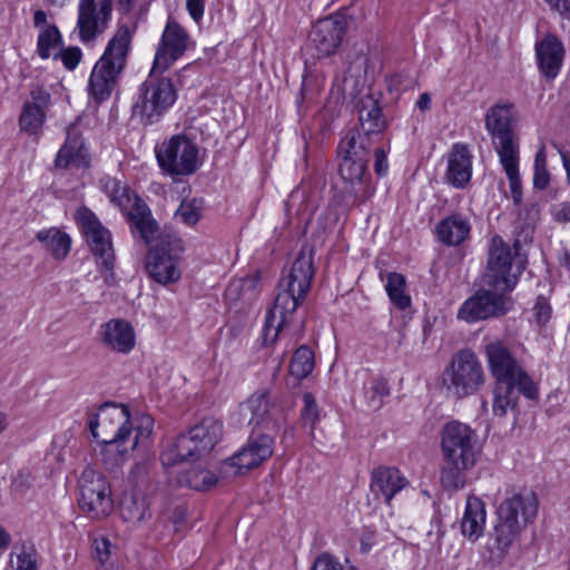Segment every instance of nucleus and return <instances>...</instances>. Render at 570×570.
<instances>
[{"label":"nucleus","instance_id":"nucleus-8","mask_svg":"<svg viewBox=\"0 0 570 570\" xmlns=\"http://www.w3.org/2000/svg\"><path fill=\"white\" fill-rule=\"evenodd\" d=\"M525 268V258L520 254L518 242L510 246L500 236H493L489 247L487 269L482 282L487 287L511 292Z\"/></svg>","mask_w":570,"mask_h":570},{"label":"nucleus","instance_id":"nucleus-6","mask_svg":"<svg viewBox=\"0 0 570 570\" xmlns=\"http://www.w3.org/2000/svg\"><path fill=\"white\" fill-rule=\"evenodd\" d=\"M131 43L128 26L118 28L108 42L101 58L95 65L89 78V94L96 101L110 97L122 72Z\"/></svg>","mask_w":570,"mask_h":570},{"label":"nucleus","instance_id":"nucleus-61","mask_svg":"<svg viewBox=\"0 0 570 570\" xmlns=\"http://www.w3.org/2000/svg\"><path fill=\"white\" fill-rule=\"evenodd\" d=\"M494 558L501 560L504 558V556H495Z\"/></svg>","mask_w":570,"mask_h":570},{"label":"nucleus","instance_id":"nucleus-56","mask_svg":"<svg viewBox=\"0 0 570 570\" xmlns=\"http://www.w3.org/2000/svg\"><path fill=\"white\" fill-rule=\"evenodd\" d=\"M9 534L3 529H0V548L7 547L9 544Z\"/></svg>","mask_w":570,"mask_h":570},{"label":"nucleus","instance_id":"nucleus-43","mask_svg":"<svg viewBox=\"0 0 570 570\" xmlns=\"http://www.w3.org/2000/svg\"><path fill=\"white\" fill-rule=\"evenodd\" d=\"M304 406L302 409V420L305 425H309L313 431L318 420V407L312 393H304Z\"/></svg>","mask_w":570,"mask_h":570},{"label":"nucleus","instance_id":"nucleus-25","mask_svg":"<svg viewBox=\"0 0 570 570\" xmlns=\"http://www.w3.org/2000/svg\"><path fill=\"white\" fill-rule=\"evenodd\" d=\"M101 341L105 346L116 353L128 354L136 343L131 324L120 318H114L100 327Z\"/></svg>","mask_w":570,"mask_h":570},{"label":"nucleus","instance_id":"nucleus-17","mask_svg":"<svg viewBox=\"0 0 570 570\" xmlns=\"http://www.w3.org/2000/svg\"><path fill=\"white\" fill-rule=\"evenodd\" d=\"M183 252L180 239H163L147 255L146 268L149 276L161 285L177 282L181 274L178 261Z\"/></svg>","mask_w":570,"mask_h":570},{"label":"nucleus","instance_id":"nucleus-23","mask_svg":"<svg viewBox=\"0 0 570 570\" xmlns=\"http://www.w3.org/2000/svg\"><path fill=\"white\" fill-rule=\"evenodd\" d=\"M274 438L262 433L252 435L246 445L229 459V464L236 468L237 474H244L262 464L273 455Z\"/></svg>","mask_w":570,"mask_h":570},{"label":"nucleus","instance_id":"nucleus-28","mask_svg":"<svg viewBox=\"0 0 570 570\" xmlns=\"http://www.w3.org/2000/svg\"><path fill=\"white\" fill-rule=\"evenodd\" d=\"M57 168H68L69 166H87V151L81 139L80 132L75 125L67 128V138L59 149L56 160Z\"/></svg>","mask_w":570,"mask_h":570},{"label":"nucleus","instance_id":"nucleus-52","mask_svg":"<svg viewBox=\"0 0 570 570\" xmlns=\"http://www.w3.org/2000/svg\"><path fill=\"white\" fill-rule=\"evenodd\" d=\"M546 2L560 13L570 12V0H546Z\"/></svg>","mask_w":570,"mask_h":570},{"label":"nucleus","instance_id":"nucleus-18","mask_svg":"<svg viewBox=\"0 0 570 570\" xmlns=\"http://www.w3.org/2000/svg\"><path fill=\"white\" fill-rule=\"evenodd\" d=\"M508 292L493 288L479 289L472 297L468 298L458 312V317L472 323L489 317H498L505 314L511 305V299L505 295Z\"/></svg>","mask_w":570,"mask_h":570},{"label":"nucleus","instance_id":"nucleus-13","mask_svg":"<svg viewBox=\"0 0 570 570\" xmlns=\"http://www.w3.org/2000/svg\"><path fill=\"white\" fill-rule=\"evenodd\" d=\"M78 504L82 512L92 519H102L114 510L111 489L106 476L86 468L78 481Z\"/></svg>","mask_w":570,"mask_h":570},{"label":"nucleus","instance_id":"nucleus-29","mask_svg":"<svg viewBox=\"0 0 570 570\" xmlns=\"http://www.w3.org/2000/svg\"><path fill=\"white\" fill-rule=\"evenodd\" d=\"M407 484L409 481L396 468L379 466L372 471L371 489L375 494L381 493L386 503Z\"/></svg>","mask_w":570,"mask_h":570},{"label":"nucleus","instance_id":"nucleus-40","mask_svg":"<svg viewBox=\"0 0 570 570\" xmlns=\"http://www.w3.org/2000/svg\"><path fill=\"white\" fill-rule=\"evenodd\" d=\"M203 200L194 198L184 200L175 213V218L186 225H195L202 216Z\"/></svg>","mask_w":570,"mask_h":570},{"label":"nucleus","instance_id":"nucleus-45","mask_svg":"<svg viewBox=\"0 0 570 570\" xmlns=\"http://www.w3.org/2000/svg\"><path fill=\"white\" fill-rule=\"evenodd\" d=\"M534 317L539 325H546L551 317V306L547 298L539 296L533 307Z\"/></svg>","mask_w":570,"mask_h":570},{"label":"nucleus","instance_id":"nucleus-27","mask_svg":"<svg viewBox=\"0 0 570 570\" xmlns=\"http://www.w3.org/2000/svg\"><path fill=\"white\" fill-rule=\"evenodd\" d=\"M472 176V156L463 144L453 145L448 158L446 180L456 188H464Z\"/></svg>","mask_w":570,"mask_h":570},{"label":"nucleus","instance_id":"nucleus-60","mask_svg":"<svg viewBox=\"0 0 570 570\" xmlns=\"http://www.w3.org/2000/svg\"><path fill=\"white\" fill-rule=\"evenodd\" d=\"M370 548L367 547V544H364L362 543V551L363 552H366Z\"/></svg>","mask_w":570,"mask_h":570},{"label":"nucleus","instance_id":"nucleus-59","mask_svg":"<svg viewBox=\"0 0 570 570\" xmlns=\"http://www.w3.org/2000/svg\"><path fill=\"white\" fill-rule=\"evenodd\" d=\"M6 426V415L3 413H0V433L4 431Z\"/></svg>","mask_w":570,"mask_h":570},{"label":"nucleus","instance_id":"nucleus-26","mask_svg":"<svg viewBox=\"0 0 570 570\" xmlns=\"http://www.w3.org/2000/svg\"><path fill=\"white\" fill-rule=\"evenodd\" d=\"M539 68L547 79L557 77L564 57L562 42L553 35H547L535 46Z\"/></svg>","mask_w":570,"mask_h":570},{"label":"nucleus","instance_id":"nucleus-58","mask_svg":"<svg viewBox=\"0 0 570 570\" xmlns=\"http://www.w3.org/2000/svg\"><path fill=\"white\" fill-rule=\"evenodd\" d=\"M68 0H48L51 6L62 8Z\"/></svg>","mask_w":570,"mask_h":570},{"label":"nucleus","instance_id":"nucleus-22","mask_svg":"<svg viewBox=\"0 0 570 570\" xmlns=\"http://www.w3.org/2000/svg\"><path fill=\"white\" fill-rule=\"evenodd\" d=\"M189 36L176 21L169 20L161 36L159 47L155 55L153 70L165 71L173 62L187 50Z\"/></svg>","mask_w":570,"mask_h":570},{"label":"nucleus","instance_id":"nucleus-49","mask_svg":"<svg viewBox=\"0 0 570 570\" xmlns=\"http://www.w3.org/2000/svg\"><path fill=\"white\" fill-rule=\"evenodd\" d=\"M204 6L205 0H187L186 7L194 21L198 22L203 18Z\"/></svg>","mask_w":570,"mask_h":570},{"label":"nucleus","instance_id":"nucleus-10","mask_svg":"<svg viewBox=\"0 0 570 570\" xmlns=\"http://www.w3.org/2000/svg\"><path fill=\"white\" fill-rule=\"evenodd\" d=\"M371 147V138L356 131H348L338 147L342 155L340 175L345 183L351 185V193L355 197L366 187Z\"/></svg>","mask_w":570,"mask_h":570},{"label":"nucleus","instance_id":"nucleus-19","mask_svg":"<svg viewBox=\"0 0 570 570\" xmlns=\"http://www.w3.org/2000/svg\"><path fill=\"white\" fill-rule=\"evenodd\" d=\"M347 27L348 20L343 13L320 19L309 32V43L316 51V57L323 58L335 53L343 42Z\"/></svg>","mask_w":570,"mask_h":570},{"label":"nucleus","instance_id":"nucleus-32","mask_svg":"<svg viewBox=\"0 0 570 570\" xmlns=\"http://www.w3.org/2000/svg\"><path fill=\"white\" fill-rule=\"evenodd\" d=\"M471 226L460 215H451L441 220L436 226L439 239L451 246L461 244L470 234Z\"/></svg>","mask_w":570,"mask_h":570},{"label":"nucleus","instance_id":"nucleus-41","mask_svg":"<svg viewBox=\"0 0 570 570\" xmlns=\"http://www.w3.org/2000/svg\"><path fill=\"white\" fill-rule=\"evenodd\" d=\"M367 404L373 410H380L384 399L390 395V386L386 380L375 379L365 392Z\"/></svg>","mask_w":570,"mask_h":570},{"label":"nucleus","instance_id":"nucleus-30","mask_svg":"<svg viewBox=\"0 0 570 570\" xmlns=\"http://www.w3.org/2000/svg\"><path fill=\"white\" fill-rule=\"evenodd\" d=\"M485 519L487 510L484 502L475 495H469L461 521L462 534L472 541L478 540L483 534Z\"/></svg>","mask_w":570,"mask_h":570},{"label":"nucleus","instance_id":"nucleus-42","mask_svg":"<svg viewBox=\"0 0 570 570\" xmlns=\"http://www.w3.org/2000/svg\"><path fill=\"white\" fill-rule=\"evenodd\" d=\"M550 183V174L547 169V159L543 148H541L534 158L533 187L543 190Z\"/></svg>","mask_w":570,"mask_h":570},{"label":"nucleus","instance_id":"nucleus-36","mask_svg":"<svg viewBox=\"0 0 570 570\" xmlns=\"http://www.w3.org/2000/svg\"><path fill=\"white\" fill-rule=\"evenodd\" d=\"M179 482L190 489L205 491L216 484L217 478L210 471L197 465L184 472Z\"/></svg>","mask_w":570,"mask_h":570},{"label":"nucleus","instance_id":"nucleus-11","mask_svg":"<svg viewBox=\"0 0 570 570\" xmlns=\"http://www.w3.org/2000/svg\"><path fill=\"white\" fill-rule=\"evenodd\" d=\"M484 381L482 364L470 350L460 351L453 356L443 377L448 392L458 399L476 393Z\"/></svg>","mask_w":570,"mask_h":570},{"label":"nucleus","instance_id":"nucleus-39","mask_svg":"<svg viewBox=\"0 0 570 570\" xmlns=\"http://www.w3.org/2000/svg\"><path fill=\"white\" fill-rule=\"evenodd\" d=\"M61 42V36L56 26L45 27L38 37V53L42 59L53 57Z\"/></svg>","mask_w":570,"mask_h":570},{"label":"nucleus","instance_id":"nucleus-51","mask_svg":"<svg viewBox=\"0 0 570 570\" xmlns=\"http://www.w3.org/2000/svg\"><path fill=\"white\" fill-rule=\"evenodd\" d=\"M164 514L167 519L171 520L175 525V530H177V525L184 522L186 518L185 509L180 505L175 507L171 514H169V511H164Z\"/></svg>","mask_w":570,"mask_h":570},{"label":"nucleus","instance_id":"nucleus-20","mask_svg":"<svg viewBox=\"0 0 570 570\" xmlns=\"http://www.w3.org/2000/svg\"><path fill=\"white\" fill-rule=\"evenodd\" d=\"M111 10L112 0H79L77 27L81 41L90 42L105 31Z\"/></svg>","mask_w":570,"mask_h":570},{"label":"nucleus","instance_id":"nucleus-50","mask_svg":"<svg viewBox=\"0 0 570 570\" xmlns=\"http://www.w3.org/2000/svg\"><path fill=\"white\" fill-rule=\"evenodd\" d=\"M109 548L110 543L107 539L95 540V549L101 563H105L109 559Z\"/></svg>","mask_w":570,"mask_h":570},{"label":"nucleus","instance_id":"nucleus-34","mask_svg":"<svg viewBox=\"0 0 570 570\" xmlns=\"http://www.w3.org/2000/svg\"><path fill=\"white\" fill-rule=\"evenodd\" d=\"M120 514L124 521L134 525L140 524L150 518L148 502L142 495H126L120 504Z\"/></svg>","mask_w":570,"mask_h":570},{"label":"nucleus","instance_id":"nucleus-9","mask_svg":"<svg viewBox=\"0 0 570 570\" xmlns=\"http://www.w3.org/2000/svg\"><path fill=\"white\" fill-rule=\"evenodd\" d=\"M104 189L110 202L126 216L134 236L138 235L146 245H149L158 229L156 220L151 217L147 204L120 180L107 178Z\"/></svg>","mask_w":570,"mask_h":570},{"label":"nucleus","instance_id":"nucleus-35","mask_svg":"<svg viewBox=\"0 0 570 570\" xmlns=\"http://www.w3.org/2000/svg\"><path fill=\"white\" fill-rule=\"evenodd\" d=\"M509 180L511 197L515 205L522 202V185L519 174V154L499 157Z\"/></svg>","mask_w":570,"mask_h":570},{"label":"nucleus","instance_id":"nucleus-38","mask_svg":"<svg viewBox=\"0 0 570 570\" xmlns=\"http://www.w3.org/2000/svg\"><path fill=\"white\" fill-rule=\"evenodd\" d=\"M314 368V354L305 345L298 347L289 363V373L297 380H303L311 374Z\"/></svg>","mask_w":570,"mask_h":570},{"label":"nucleus","instance_id":"nucleus-54","mask_svg":"<svg viewBox=\"0 0 570 570\" xmlns=\"http://www.w3.org/2000/svg\"><path fill=\"white\" fill-rule=\"evenodd\" d=\"M562 165L566 169L567 181L570 185V153L560 151Z\"/></svg>","mask_w":570,"mask_h":570},{"label":"nucleus","instance_id":"nucleus-48","mask_svg":"<svg viewBox=\"0 0 570 570\" xmlns=\"http://www.w3.org/2000/svg\"><path fill=\"white\" fill-rule=\"evenodd\" d=\"M389 168L387 158L384 149L375 148L374 150V169L377 175L386 174Z\"/></svg>","mask_w":570,"mask_h":570},{"label":"nucleus","instance_id":"nucleus-14","mask_svg":"<svg viewBox=\"0 0 570 570\" xmlns=\"http://www.w3.org/2000/svg\"><path fill=\"white\" fill-rule=\"evenodd\" d=\"M160 168L169 175L188 176L199 165L198 148L186 136L176 135L155 149Z\"/></svg>","mask_w":570,"mask_h":570},{"label":"nucleus","instance_id":"nucleus-55","mask_svg":"<svg viewBox=\"0 0 570 570\" xmlns=\"http://www.w3.org/2000/svg\"><path fill=\"white\" fill-rule=\"evenodd\" d=\"M47 21V14L42 10H37L33 16V22L36 27L45 24Z\"/></svg>","mask_w":570,"mask_h":570},{"label":"nucleus","instance_id":"nucleus-47","mask_svg":"<svg viewBox=\"0 0 570 570\" xmlns=\"http://www.w3.org/2000/svg\"><path fill=\"white\" fill-rule=\"evenodd\" d=\"M551 215L556 222L570 223V200L562 202L554 206L551 210Z\"/></svg>","mask_w":570,"mask_h":570},{"label":"nucleus","instance_id":"nucleus-5","mask_svg":"<svg viewBox=\"0 0 570 570\" xmlns=\"http://www.w3.org/2000/svg\"><path fill=\"white\" fill-rule=\"evenodd\" d=\"M539 502L530 490L512 491L497 508L494 541L497 548L505 552L528 524L537 518Z\"/></svg>","mask_w":570,"mask_h":570},{"label":"nucleus","instance_id":"nucleus-1","mask_svg":"<svg viewBox=\"0 0 570 570\" xmlns=\"http://www.w3.org/2000/svg\"><path fill=\"white\" fill-rule=\"evenodd\" d=\"M94 439L100 440L105 462H122L136 449H148L154 433V419L149 414L130 416L125 404L107 402L88 420Z\"/></svg>","mask_w":570,"mask_h":570},{"label":"nucleus","instance_id":"nucleus-12","mask_svg":"<svg viewBox=\"0 0 570 570\" xmlns=\"http://www.w3.org/2000/svg\"><path fill=\"white\" fill-rule=\"evenodd\" d=\"M76 220L79 224L91 253L96 256L105 282L114 283L115 252L111 235L105 228L96 215L87 207H81L76 213Z\"/></svg>","mask_w":570,"mask_h":570},{"label":"nucleus","instance_id":"nucleus-37","mask_svg":"<svg viewBox=\"0 0 570 570\" xmlns=\"http://www.w3.org/2000/svg\"><path fill=\"white\" fill-rule=\"evenodd\" d=\"M405 277L399 273H390L385 285L387 295L392 303L400 309L411 305V297L405 293Z\"/></svg>","mask_w":570,"mask_h":570},{"label":"nucleus","instance_id":"nucleus-15","mask_svg":"<svg viewBox=\"0 0 570 570\" xmlns=\"http://www.w3.org/2000/svg\"><path fill=\"white\" fill-rule=\"evenodd\" d=\"M517 121L518 114L511 102H499L488 109L485 129L499 157L519 154V142L513 131Z\"/></svg>","mask_w":570,"mask_h":570},{"label":"nucleus","instance_id":"nucleus-21","mask_svg":"<svg viewBox=\"0 0 570 570\" xmlns=\"http://www.w3.org/2000/svg\"><path fill=\"white\" fill-rule=\"evenodd\" d=\"M239 415L248 425L265 426L268 431H276L279 428V410L271 402L265 390L255 392L242 403Z\"/></svg>","mask_w":570,"mask_h":570},{"label":"nucleus","instance_id":"nucleus-33","mask_svg":"<svg viewBox=\"0 0 570 570\" xmlns=\"http://www.w3.org/2000/svg\"><path fill=\"white\" fill-rule=\"evenodd\" d=\"M37 240H39L43 247L50 252L55 259H65L71 247L70 237L58 228H48L39 230L36 234Z\"/></svg>","mask_w":570,"mask_h":570},{"label":"nucleus","instance_id":"nucleus-44","mask_svg":"<svg viewBox=\"0 0 570 570\" xmlns=\"http://www.w3.org/2000/svg\"><path fill=\"white\" fill-rule=\"evenodd\" d=\"M53 58H60L63 66L72 70L75 69L81 59V50L77 47H69L65 50H59L57 53L53 55Z\"/></svg>","mask_w":570,"mask_h":570},{"label":"nucleus","instance_id":"nucleus-3","mask_svg":"<svg viewBox=\"0 0 570 570\" xmlns=\"http://www.w3.org/2000/svg\"><path fill=\"white\" fill-rule=\"evenodd\" d=\"M485 352L491 374L495 379L492 405L494 415L504 416L509 409L517 405L519 394L530 400L538 396L534 382L501 342L489 343Z\"/></svg>","mask_w":570,"mask_h":570},{"label":"nucleus","instance_id":"nucleus-24","mask_svg":"<svg viewBox=\"0 0 570 570\" xmlns=\"http://www.w3.org/2000/svg\"><path fill=\"white\" fill-rule=\"evenodd\" d=\"M49 105L50 94L42 86H32L30 99L24 101L19 117L20 129L29 135H38L45 124Z\"/></svg>","mask_w":570,"mask_h":570},{"label":"nucleus","instance_id":"nucleus-16","mask_svg":"<svg viewBox=\"0 0 570 570\" xmlns=\"http://www.w3.org/2000/svg\"><path fill=\"white\" fill-rule=\"evenodd\" d=\"M176 90L167 78L149 77L140 88L139 100L134 105V114L153 124L175 102Z\"/></svg>","mask_w":570,"mask_h":570},{"label":"nucleus","instance_id":"nucleus-53","mask_svg":"<svg viewBox=\"0 0 570 570\" xmlns=\"http://www.w3.org/2000/svg\"><path fill=\"white\" fill-rule=\"evenodd\" d=\"M416 106L421 111H426L431 108V96L428 92L420 95Z\"/></svg>","mask_w":570,"mask_h":570},{"label":"nucleus","instance_id":"nucleus-46","mask_svg":"<svg viewBox=\"0 0 570 570\" xmlns=\"http://www.w3.org/2000/svg\"><path fill=\"white\" fill-rule=\"evenodd\" d=\"M16 570H37V559L32 551H22L17 556Z\"/></svg>","mask_w":570,"mask_h":570},{"label":"nucleus","instance_id":"nucleus-4","mask_svg":"<svg viewBox=\"0 0 570 570\" xmlns=\"http://www.w3.org/2000/svg\"><path fill=\"white\" fill-rule=\"evenodd\" d=\"M443 465L441 482L445 489H460L465 484V471L472 469L481 453V445L474 430L452 421L444 425L441 434Z\"/></svg>","mask_w":570,"mask_h":570},{"label":"nucleus","instance_id":"nucleus-57","mask_svg":"<svg viewBox=\"0 0 570 570\" xmlns=\"http://www.w3.org/2000/svg\"><path fill=\"white\" fill-rule=\"evenodd\" d=\"M560 263L562 266L570 269V254L568 252H564L563 256L560 259Z\"/></svg>","mask_w":570,"mask_h":570},{"label":"nucleus","instance_id":"nucleus-31","mask_svg":"<svg viewBox=\"0 0 570 570\" xmlns=\"http://www.w3.org/2000/svg\"><path fill=\"white\" fill-rule=\"evenodd\" d=\"M358 114L363 131L360 134L362 136L370 138L371 134H379L386 126V120L382 115L379 101L371 96L361 99Z\"/></svg>","mask_w":570,"mask_h":570},{"label":"nucleus","instance_id":"nucleus-7","mask_svg":"<svg viewBox=\"0 0 570 570\" xmlns=\"http://www.w3.org/2000/svg\"><path fill=\"white\" fill-rule=\"evenodd\" d=\"M222 434L223 424L215 419L206 417L187 433L179 434L165 445L160 454L161 464L169 468L200 459L212 451Z\"/></svg>","mask_w":570,"mask_h":570},{"label":"nucleus","instance_id":"nucleus-2","mask_svg":"<svg viewBox=\"0 0 570 570\" xmlns=\"http://www.w3.org/2000/svg\"><path fill=\"white\" fill-rule=\"evenodd\" d=\"M314 276L313 249L304 246L299 250L287 275L278 283V293L268 309L263 328V343L274 344L291 321L293 313L304 302Z\"/></svg>","mask_w":570,"mask_h":570}]
</instances>
